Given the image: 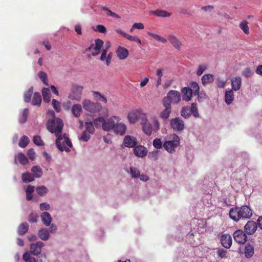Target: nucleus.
I'll return each mask as SVG.
<instances>
[{
    "label": "nucleus",
    "instance_id": "obj_7",
    "mask_svg": "<svg viewBox=\"0 0 262 262\" xmlns=\"http://www.w3.org/2000/svg\"><path fill=\"white\" fill-rule=\"evenodd\" d=\"M120 119L117 116H112L110 118L105 120V122L102 126V129L107 132L114 129L117 122H119Z\"/></svg>",
    "mask_w": 262,
    "mask_h": 262
},
{
    "label": "nucleus",
    "instance_id": "obj_14",
    "mask_svg": "<svg viewBox=\"0 0 262 262\" xmlns=\"http://www.w3.org/2000/svg\"><path fill=\"white\" fill-rule=\"evenodd\" d=\"M141 125L142 126V130L144 134L148 136L151 135L153 128L151 124L148 121V119L145 118L142 120Z\"/></svg>",
    "mask_w": 262,
    "mask_h": 262
},
{
    "label": "nucleus",
    "instance_id": "obj_44",
    "mask_svg": "<svg viewBox=\"0 0 262 262\" xmlns=\"http://www.w3.org/2000/svg\"><path fill=\"white\" fill-rule=\"evenodd\" d=\"M94 125V124L92 121L86 122L85 123V126L86 128L85 130L91 134H93L95 132Z\"/></svg>",
    "mask_w": 262,
    "mask_h": 262
},
{
    "label": "nucleus",
    "instance_id": "obj_60",
    "mask_svg": "<svg viewBox=\"0 0 262 262\" xmlns=\"http://www.w3.org/2000/svg\"><path fill=\"white\" fill-rule=\"evenodd\" d=\"M33 141L36 145L41 146L43 145V141L39 136H34L33 137Z\"/></svg>",
    "mask_w": 262,
    "mask_h": 262
},
{
    "label": "nucleus",
    "instance_id": "obj_17",
    "mask_svg": "<svg viewBox=\"0 0 262 262\" xmlns=\"http://www.w3.org/2000/svg\"><path fill=\"white\" fill-rule=\"evenodd\" d=\"M244 229L247 234H253L257 229V225L254 221H248L244 227Z\"/></svg>",
    "mask_w": 262,
    "mask_h": 262
},
{
    "label": "nucleus",
    "instance_id": "obj_21",
    "mask_svg": "<svg viewBox=\"0 0 262 262\" xmlns=\"http://www.w3.org/2000/svg\"><path fill=\"white\" fill-rule=\"evenodd\" d=\"M222 245L226 248H229L232 244V238L230 235L224 234L221 237Z\"/></svg>",
    "mask_w": 262,
    "mask_h": 262
},
{
    "label": "nucleus",
    "instance_id": "obj_32",
    "mask_svg": "<svg viewBox=\"0 0 262 262\" xmlns=\"http://www.w3.org/2000/svg\"><path fill=\"white\" fill-rule=\"evenodd\" d=\"M254 254V246L250 244H247L245 248V255L247 258L251 257Z\"/></svg>",
    "mask_w": 262,
    "mask_h": 262
},
{
    "label": "nucleus",
    "instance_id": "obj_13",
    "mask_svg": "<svg viewBox=\"0 0 262 262\" xmlns=\"http://www.w3.org/2000/svg\"><path fill=\"white\" fill-rule=\"evenodd\" d=\"M164 109L159 114V117L164 121H167L170 116L171 112V106L162 102Z\"/></svg>",
    "mask_w": 262,
    "mask_h": 262
},
{
    "label": "nucleus",
    "instance_id": "obj_59",
    "mask_svg": "<svg viewBox=\"0 0 262 262\" xmlns=\"http://www.w3.org/2000/svg\"><path fill=\"white\" fill-rule=\"evenodd\" d=\"M101 9L102 10H103V11H106L107 12V15H108V16H111L112 17H115V18H120V16H119L116 13L112 12V11H111L110 10H109L108 8H107L105 7H102Z\"/></svg>",
    "mask_w": 262,
    "mask_h": 262
},
{
    "label": "nucleus",
    "instance_id": "obj_9",
    "mask_svg": "<svg viewBox=\"0 0 262 262\" xmlns=\"http://www.w3.org/2000/svg\"><path fill=\"white\" fill-rule=\"evenodd\" d=\"M59 136L61 138L59 141L61 148L58 149L61 151L65 150L66 152H69L70 151V149L66 147V145H67L71 148L72 147L73 145L71 141H70V139L66 136L65 134L63 135H61V133H60Z\"/></svg>",
    "mask_w": 262,
    "mask_h": 262
},
{
    "label": "nucleus",
    "instance_id": "obj_34",
    "mask_svg": "<svg viewBox=\"0 0 262 262\" xmlns=\"http://www.w3.org/2000/svg\"><path fill=\"white\" fill-rule=\"evenodd\" d=\"M33 93V87L31 86L28 91L25 92L24 95V100L25 102L29 103L31 102V97Z\"/></svg>",
    "mask_w": 262,
    "mask_h": 262
},
{
    "label": "nucleus",
    "instance_id": "obj_56",
    "mask_svg": "<svg viewBox=\"0 0 262 262\" xmlns=\"http://www.w3.org/2000/svg\"><path fill=\"white\" fill-rule=\"evenodd\" d=\"M181 116L185 118H188L190 116V112L188 107H183L181 112Z\"/></svg>",
    "mask_w": 262,
    "mask_h": 262
},
{
    "label": "nucleus",
    "instance_id": "obj_25",
    "mask_svg": "<svg viewBox=\"0 0 262 262\" xmlns=\"http://www.w3.org/2000/svg\"><path fill=\"white\" fill-rule=\"evenodd\" d=\"M32 105L40 106L41 103V97L39 92H35L33 95L32 99L31 100Z\"/></svg>",
    "mask_w": 262,
    "mask_h": 262
},
{
    "label": "nucleus",
    "instance_id": "obj_38",
    "mask_svg": "<svg viewBox=\"0 0 262 262\" xmlns=\"http://www.w3.org/2000/svg\"><path fill=\"white\" fill-rule=\"evenodd\" d=\"M30 142L29 138L26 135L22 136L19 139L18 145L22 148L26 147Z\"/></svg>",
    "mask_w": 262,
    "mask_h": 262
},
{
    "label": "nucleus",
    "instance_id": "obj_10",
    "mask_svg": "<svg viewBox=\"0 0 262 262\" xmlns=\"http://www.w3.org/2000/svg\"><path fill=\"white\" fill-rule=\"evenodd\" d=\"M171 127L176 131H182L185 127L184 121L179 117L173 118L170 121Z\"/></svg>",
    "mask_w": 262,
    "mask_h": 262
},
{
    "label": "nucleus",
    "instance_id": "obj_1",
    "mask_svg": "<svg viewBox=\"0 0 262 262\" xmlns=\"http://www.w3.org/2000/svg\"><path fill=\"white\" fill-rule=\"evenodd\" d=\"M49 113L53 116V118L51 120H49L48 121L46 124V127L50 132L51 133H55V135L57 137L56 140V145L58 149H60L61 147L59 141L61 138L59 135L60 133H61L62 132L63 123L62 120L60 118H55V113L53 111H49Z\"/></svg>",
    "mask_w": 262,
    "mask_h": 262
},
{
    "label": "nucleus",
    "instance_id": "obj_55",
    "mask_svg": "<svg viewBox=\"0 0 262 262\" xmlns=\"http://www.w3.org/2000/svg\"><path fill=\"white\" fill-rule=\"evenodd\" d=\"M152 145L156 149H160L163 146L161 139L157 138L154 140Z\"/></svg>",
    "mask_w": 262,
    "mask_h": 262
},
{
    "label": "nucleus",
    "instance_id": "obj_19",
    "mask_svg": "<svg viewBox=\"0 0 262 262\" xmlns=\"http://www.w3.org/2000/svg\"><path fill=\"white\" fill-rule=\"evenodd\" d=\"M181 92L183 94L182 98L186 101H189L191 100L192 95V90L189 87L182 88Z\"/></svg>",
    "mask_w": 262,
    "mask_h": 262
},
{
    "label": "nucleus",
    "instance_id": "obj_48",
    "mask_svg": "<svg viewBox=\"0 0 262 262\" xmlns=\"http://www.w3.org/2000/svg\"><path fill=\"white\" fill-rule=\"evenodd\" d=\"M151 121L152 123V128L156 132H158L160 128V124L156 117H154L151 118Z\"/></svg>",
    "mask_w": 262,
    "mask_h": 262
},
{
    "label": "nucleus",
    "instance_id": "obj_5",
    "mask_svg": "<svg viewBox=\"0 0 262 262\" xmlns=\"http://www.w3.org/2000/svg\"><path fill=\"white\" fill-rule=\"evenodd\" d=\"M83 90V86L77 84H73L68 95V98L72 100H75L78 102L80 101Z\"/></svg>",
    "mask_w": 262,
    "mask_h": 262
},
{
    "label": "nucleus",
    "instance_id": "obj_8",
    "mask_svg": "<svg viewBox=\"0 0 262 262\" xmlns=\"http://www.w3.org/2000/svg\"><path fill=\"white\" fill-rule=\"evenodd\" d=\"M127 117L130 123H135L141 118L142 120L146 118V115L145 114L142 113L140 110H136L129 113Z\"/></svg>",
    "mask_w": 262,
    "mask_h": 262
},
{
    "label": "nucleus",
    "instance_id": "obj_42",
    "mask_svg": "<svg viewBox=\"0 0 262 262\" xmlns=\"http://www.w3.org/2000/svg\"><path fill=\"white\" fill-rule=\"evenodd\" d=\"M105 122V119L102 117H98L94 120L93 123L97 128L102 127Z\"/></svg>",
    "mask_w": 262,
    "mask_h": 262
},
{
    "label": "nucleus",
    "instance_id": "obj_6",
    "mask_svg": "<svg viewBox=\"0 0 262 262\" xmlns=\"http://www.w3.org/2000/svg\"><path fill=\"white\" fill-rule=\"evenodd\" d=\"M95 44L92 43L89 47L85 50V52H90L93 49V51L92 52V55L93 56H97L100 54V50L104 43L103 40L99 38L95 39Z\"/></svg>",
    "mask_w": 262,
    "mask_h": 262
},
{
    "label": "nucleus",
    "instance_id": "obj_23",
    "mask_svg": "<svg viewBox=\"0 0 262 262\" xmlns=\"http://www.w3.org/2000/svg\"><path fill=\"white\" fill-rule=\"evenodd\" d=\"M71 112L75 117H79L81 115L82 112L81 105L79 104H74L72 106Z\"/></svg>",
    "mask_w": 262,
    "mask_h": 262
},
{
    "label": "nucleus",
    "instance_id": "obj_50",
    "mask_svg": "<svg viewBox=\"0 0 262 262\" xmlns=\"http://www.w3.org/2000/svg\"><path fill=\"white\" fill-rule=\"evenodd\" d=\"M36 191L38 195L43 196L47 193L48 189L46 186H41L37 187L36 188Z\"/></svg>",
    "mask_w": 262,
    "mask_h": 262
},
{
    "label": "nucleus",
    "instance_id": "obj_49",
    "mask_svg": "<svg viewBox=\"0 0 262 262\" xmlns=\"http://www.w3.org/2000/svg\"><path fill=\"white\" fill-rule=\"evenodd\" d=\"M17 159L22 165H25L28 163V160L27 157L23 153L17 154Z\"/></svg>",
    "mask_w": 262,
    "mask_h": 262
},
{
    "label": "nucleus",
    "instance_id": "obj_58",
    "mask_svg": "<svg viewBox=\"0 0 262 262\" xmlns=\"http://www.w3.org/2000/svg\"><path fill=\"white\" fill-rule=\"evenodd\" d=\"M52 104L55 110L57 112H59L61 111L60 103L56 99H53Z\"/></svg>",
    "mask_w": 262,
    "mask_h": 262
},
{
    "label": "nucleus",
    "instance_id": "obj_47",
    "mask_svg": "<svg viewBox=\"0 0 262 262\" xmlns=\"http://www.w3.org/2000/svg\"><path fill=\"white\" fill-rule=\"evenodd\" d=\"M148 35L152 37L153 38H154L155 39H156L158 41H159L160 42H161L162 43H165L167 42V40L166 39H165V38L157 34H155V33H151V32H148L147 33Z\"/></svg>",
    "mask_w": 262,
    "mask_h": 262
},
{
    "label": "nucleus",
    "instance_id": "obj_12",
    "mask_svg": "<svg viewBox=\"0 0 262 262\" xmlns=\"http://www.w3.org/2000/svg\"><path fill=\"white\" fill-rule=\"evenodd\" d=\"M234 240L239 244H244L247 241V236L242 230H237L233 233Z\"/></svg>",
    "mask_w": 262,
    "mask_h": 262
},
{
    "label": "nucleus",
    "instance_id": "obj_43",
    "mask_svg": "<svg viewBox=\"0 0 262 262\" xmlns=\"http://www.w3.org/2000/svg\"><path fill=\"white\" fill-rule=\"evenodd\" d=\"M22 180L25 183H29L33 182L34 179L31 173L26 172L22 174Z\"/></svg>",
    "mask_w": 262,
    "mask_h": 262
},
{
    "label": "nucleus",
    "instance_id": "obj_27",
    "mask_svg": "<svg viewBox=\"0 0 262 262\" xmlns=\"http://www.w3.org/2000/svg\"><path fill=\"white\" fill-rule=\"evenodd\" d=\"M251 209L247 206H243L239 209L237 207L232 208L229 213H250Z\"/></svg>",
    "mask_w": 262,
    "mask_h": 262
},
{
    "label": "nucleus",
    "instance_id": "obj_30",
    "mask_svg": "<svg viewBox=\"0 0 262 262\" xmlns=\"http://www.w3.org/2000/svg\"><path fill=\"white\" fill-rule=\"evenodd\" d=\"M201 80L202 84L205 85L207 84L212 83L214 81V76L210 74H205L202 77Z\"/></svg>",
    "mask_w": 262,
    "mask_h": 262
},
{
    "label": "nucleus",
    "instance_id": "obj_61",
    "mask_svg": "<svg viewBox=\"0 0 262 262\" xmlns=\"http://www.w3.org/2000/svg\"><path fill=\"white\" fill-rule=\"evenodd\" d=\"M91 134L85 130H84L80 138V140L84 142H87L91 138Z\"/></svg>",
    "mask_w": 262,
    "mask_h": 262
},
{
    "label": "nucleus",
    "instance_id": "obj_24",
    "mask_svg": "<svg viewBox=\"0 0 262 262\" xmlns=\"http://www.w3.org/2000/svg\"><path fill=\"white\" fill-rule=\"evenodd\" d=\"M242 83V79L240 77H236L231 79V85L234 91H238L240 89Z\"/></svg>",
    "mask_w": 262,
    "mask_h": 262
},
{
    "label": "nucleus",
    "instance_id": "obj_4",
    "mask_svg": "<svg viewBox=\"0 0 262 262\" xmlns=\"http://www.w3.org/2000/svg\"><path fill=\"white\" fill-rule=\"evenodd\" d=\"M180 144V139L178 135H173L171 140L165 141L163 143L164 149L169 153L173 154L176 151V148Z\"/></svg>",
    "mask_w": 262,
    "mask_h": 262
},
{
    "label": "nucleus",
    "instance_id": "obj_41",
    "mask_svg": "<svg viewBox=\"0 0 262 262\" xmlns=\"http://www.w3.org/2000/svg\"><path fill=\"white\" fill-rule=\"evenodd\" d=\"M248 24V23L247 20H243L239 25L241 29L247 35L249 34V27Z\"/></svg>",
    "mask_w": 262,
    "mask_h": 262
},
{
    "label": "nucleus",
    "instance_id": "obj_31",
    "mask_svg": "<svg viewBox=\"0 0 262 262\" xmlns=\"http://www.w3.org/2000/svg\"><path fill=\"white\" fill-rule=\"evenodd\" d=\"M38 236L42 241H47L50 237L49 231L46 229H41L38 231Z\"/></svg>",
    "mask_w": 262,
    "mask_h": 262
},
{
    "label": "nucleus",
    "instance_id": "obj_52",
    "mask_svg": "<svg viewBox=\"0 0 262 262\" xmlns=\"http://www.w3.org/2000/svg\"><path fill=\"white\" fill-rule=\"evenodd\" d=\"M23 259L25 262H37V259L31 256L30 253L28 252L24 254Z\"/></svg>",
    "mask_w": 262,
    "mask_h": 262
},
{
    "label": "nucleus",
    "instance_id": "obj_51",
    "mask_svg": "<svg viewBox=\"0 0 262 262\" xmlns=\"http://www.w3.org/2000/svg\"><path fill=\"white\" fill-rule=\"evenodd\" d=\"M38 76L45 85H48L47 74L46 72L40 71L38 73Z\"/></svg>",
    "mask_w": 262,
    "mask_h": 262
},
{
    "label": "nucleus",
    "instance_id": "obj_37",
    "mask_svg": "<svg viewBox=\"0 0 262 262\" xmlns=\"http://www.w3.org/2000/svg\"><path fill=\"white\" fill-rule=\"evenodd\" d=\"M34 186L29 185L26 190V199L30 201L33 198V193L34 191Z\"/></svg>",
    "mask_w": 262,
    "mask_h": 262
},
{
    "label": "nucleus",
    "instance_id": "obj_63",
    "mask_svg": "<svg viewBox=\"0 0 262 262\" xmlns=\"http://www.w3.org/2000/svg\"><path fill=\"white\" fill-rule=\"evenodd\" d=\"M206 68H207V67L205 64L200 65L198 67L197 71H196V74L199 76L201 75L203 73V72L205 71Z\"/></svg>",
    "mask_w": 262,
    "mask_h": 262
},
{
    "label": "nucleus",
    "instance_id": "obj_29",
    "mask_svg": "<svg viewBox=\"0 0 262 262\" xmlns=\"http://www.w3.org/2000/svg\"><path fill=\"white\" fill-rule=\"evenodd\" d=\"M32 176L36 178H39L42 176V169L38 166H34L31 168Z\"/></svg>",
    "mask_w": 262,
    "mask_h": 262
},
{
    "label": "nucleus",
    "instance_id": "obj_46",
    "mask_svg": "<svg viewBox=\"0 0 262 262\" xmlns=\"http://www.w3.org/2000/svg\"><path fill=\"white\" fill-rule=\"evenodd\" d=\"M190 89H192V91H193V94L194 95H199L200 92V88L197 82L194 81H192L190 83Z\"/></svg>",
    "mask_w": 262,
    "mask_h": 262
},
{
    "label": "nucleus",
    "instance_id": "obj_16",
    "mask_svg": "<svg viewBox=\"0 0 262 262\" xmlns=\"http://www.w3.org/2000/svg\"><path fill=\"white\" fill-rule=\"evenodd\" d=\"M134 153L138 157L143 158L147 154V148L142 145L135 146Z\"/></svg>",
    "mask_w": 262,
    "mask_h": 262
},
{
    "label": "nucleus",
    "instance_id": "obj_3",
    "mask_svg": "<svg viewBox=\"0 0 262 262\" xmlns=\"http://www.w3.org/2000/svg\"><path fill=\"white\" fill-rule=\"evenodd\" d=\"M181 100V96L178 91L170 90L166 97H164L162 102L171 106V104H178Z\"/></svg>",
    "mask_w": 262,
    "mask_h": 262
},
{
    "label": "nucleus",
    "instance_id": "obj_18",
    "mask_svg": "<svg viewBox=\"0 0 262 262\" xmlns=\"http://www.w3.org/2000/svg\"><path fill=\"white\" fill-rule=\"evenodd\" d=\"M168 39L175 48L179 50H180L182 43L177 36L172 34H170L168 36Z\"/></svg>",
    "mask_w": 262,
    "mask_h": 262
},
{
    "label": "nucleus",
    "instance_id": "obj_11",
    "mask_svg": "<svg viewBox=\"0 0 262 262\" xmlns=\"http://www.w3.org/2000/svg\"><path fill=\"white\" fill-rule=\"evenodd\" d=\"M44 244L40 241L37 242L35 243H32L30 245V250L28 252L30 254L34 255H38L41 253L42 248L44 246Z\"/></svg>",
    "mask_w": 262,
    "mask_h": 262
},
{
    "label": "nucleus",
    "instance_id": "obj_53",
    "mask_svg": "<svg viewBox=\"0 0 262 262\" xmlns=\"http://www.w3.org/2000/svg\"><path fill=\"white\" fill-rule=\"evenodd\" d=\"M189 111L190 114L191 113L194 117L197 118L199 117V114L196 107V104L195 103L191 104Z\"/></svg>",
    "mask_w": 262,
    "mask_h": 262
},
{
    "label": "nucleus",
    "instance_id": "obj_40",
    "mask_svg": "<svg viewBox=\"0 0 262 262\" xmlns=\"http://www.w3.org/2000/svg\"><path fill=\"white\" fill-rule=\"evenodd\" d=\"M28 114L29 110L27 108H24L19 118L20 123H24L27 121Z\"/></svg>",
    "mask_w": 262,
    "mask_h": 262
},
{
    "label": "nucleus",
    "instance_id": "obj_64",
    "mask_svg": "<svg viewBox=\"0 0 262 262\" xmlns=\"http://www.w3.org/2000/svg\"><path fill=\"white\" fill-rule=\"evenodd\" d=\"M27 155L29 159L34 160L35 159L36 154L33 149L31 148L28 150Z\"/></svg>",
    "mask_w": 262,
    "mask_h": 262
},
{
    "label": "nucleus",
    "instance_id": "obj_28",
    "mask_svg": "<svg viewBox=\"0 0 262 262\" xmlns=\"http://www.w3.org/2000/svg\"><path fill=\"white\" fill-rule=\"evenodd\" d=\"M244 214H229V217L232 220L237 222L242 218L249 219L251 217L252 214H245V215H243Z\"/></svg>",
    "mask_w": 262,
    "mask_h": 262
},
{
    "label": "nucleus",
    "instance_id": "obj_20",
    "mask_svg": "<svg viewBox=\"0 0 262 262\" xmlns=\"http://www.w3.org/2000/svg\"><path fill=\"white\" fill-rule=\"evenodd\" d=\"M126 130V126L124 124L119 122H116L114 129L115 133L120 135H123L125 133Z\"/></svg>",
    "mask_w": 262,
    "mask_h": 262
},
{
    "label": "nucleus",
    "instance_id": "obj_45",
    "mask_svg": "<svg viewBox=\"0 0 262 262\" xmlns=\"http://www.w3.org/2000/svg\"><path fill=\"white\" fill-rule=\"evenodd\" d=\"M29 225L27 223H22L19 225L18 232L20 235L25 234L28 230Z\"/></svg>",
    "mask_w": 262,
    "mask_h": 262
},
{
    "label": "nucleus",
    "instance_id": "obj_39",
    "mask_svg": "<svg viewBox=\"0 0 262 262\" xmlns=\"http://www.w3.org/2000/svg\"><path fill=\"white\" fill-rule=\"evenodd\" d=\"M41 217L42 222L45 225L48 226L50 225L52 221V217L50 214H41Z\"/></svg>",
    "mask_w": 262,
    "mask_h": 262
},
{
    "label": "nucleus",
    "instance_id": "obj_57",
    "mask_svg": "<svg viewBox=\"0 0 262 262\" xmlns=\"http://www.w3.org/2000/svg\"><path fill=\"white\" fill-rule=\"evenodd\" d=\"M160 151L159 150H155L149 153L148 158L153 160H157L158 158Z\"/></svg>",
    "mask_w": 262,
    "mask_h": 262
},
{
    "label": "nucleus",
    "instance_id": "obj_2",
    "mask_svg": "<svg viewBox=\"0 0 262 262\" xmlns=\"http://www.w3.org/2000/svg\"><path fill=\"white\" fill-rule=\"evenodd\" d=\"M82 104L85 111L92 114L98 113L102 109V105L100 103L94 102L89 99H84Z\"/></svg>",
    "mask_w": 262,
    "mask_h": 262
},
{
    "label": "nucleus",
    "instance_id": "obj_15",
    "mask_svg": "<svg viewBox=\"0 0 262 262\" xmlns=\"http://www.w3.org/2000/svg\"><path fill=\"white\" fill-rule=\"evenodd\" d=\"M137 143V139L129 135L125 136L123 140V144L126 147L132 148L134 147Z\"/></svg>",
    "mask_w": 262,
    "mask_h": 262
},
{
    "label": "nucleus",
    "instance_id": "obj_33",
    "mask_svg": "<svg viewBox=\"0 0 262 262\" xmlns=\"http://www.w3.org/2000/svg\"><path fill=\"white\" fill-rule=\"evenodd\" d=\"M42 95L43 101L46 103H49L51 100V93L48 88H44L42 90Z\"/></svg>",
    "mask_w": 262,
    "mask_h": 262
},
{
    "label": "nucleus",
    "instance_id": "obj_26",
    "mask_svg": "<svg viewBox=\"0 0 262 262\" xmlns=\"http://www.w3.org/2000/svg\"><path fill=\"white\" fill-rule=\"evenodd\" d=\"M150 14L155 15L158 17H167L170 16L171 14L168 12L163 10H156L155 11H151L149 12Z\"/></svg>",
    "mask_w": 262,
    "mask_h": 262
},
{
    "label": "nucleus",
    "instance_id": "obj_35",
    "mask_svg": "<svg viewBox=\"0 0 262 262\" xmlns=\"http://www.w3.org/2000/svg\"><path fill=\"white\" fill-rule=\"evenodd\" d=\"M234 99V94L232 90L226 91L225 102L227 104H231Z\"/></svg>",
    "mask_w": 262,
    "mask_h": 262
},
{
    "label": "nucleus",
    "instance_id": "obj_54",
    "mask_svg": "<svg viewBox=\"0 0 262 262\" xmlns=\"http://www.w3.org/2000/svg\"><path fill=\"white\" fill-rule=\"evenodd\" d=\"M130 174L132 178H137L140 176V171L136 167H130Z\"/></svg>",
    "mask_w": 262,
    "mask_h": 262
},
{
    "label": "nucleus",
    "instance_id": "obj_62",
    "mask_svg": "<svg viewBox=\"0 0 262 262\" xmlns=\"http://www.w3.org/2000/svg\"><path fill=\"white\" fill-rule=\"evenodd\" d=\"M253 72L249 68H246L243 71L242 74L246 77H250L253 74Z\"/></svg>",
    "mask_w": 262,
    "mask_h": 262
},
{
    "label": "nucleus",
    "instance_id": "obj_36",
    "mask_svg": "<svg viewBox=\"0 0 262 262\" xmlns=\"http://www.w3.org/2000/svg\"><path fill=\"white\" fill-rule=\"evenodd\" d=\"M93 95L96 101H101L105 103H107V99L104 96L101 94L99 92L92 91Z\"/></svg>",
    "mask_w": 262,
    "mask_h": 262
},
{
    "label": "nucleus",
    "instance_id": "obj_22",
    "mask_svg": "<svg viewBox=\"0 0 262 262\" xmlns=\"http://www.w3.org/2000/svg\"><path fill=\"white\" fill-rule=\"evenodd\" d=\"M118 58L121 60H124L127 58L128 55V50L123 47H119L116 51Z\"/></svg>",
    "mask_w": 262,
    "mask_h": 262
}]
</instances>
